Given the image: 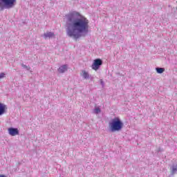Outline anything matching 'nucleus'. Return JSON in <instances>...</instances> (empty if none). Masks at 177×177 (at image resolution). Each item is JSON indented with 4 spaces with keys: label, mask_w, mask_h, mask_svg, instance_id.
<instances>
[{
    "label": "nucleus",
    "mask_w": 177,
    "mask_h": 177,
    "mask_svg": "<svg viewBox=\"0 0 177 177\" xmlns=\"http://www.w3.org/2000/svg\"><path fill=\"white\" fill-rule=\"evenodd\" d=\"M102 64H103V61H102L100 59H96L94 60L91 66V68L95 70V71H97V70L100 68V66H102Z\"/></svg>",
    "instance_id": "20e7f679"
},
{
    "label": "nucleus",
    "mask_w": 177,
    "mask_h": 177,
    "mask_svg": "<svg viewBox=\"0 0 177 177\" xmlns=\"http://www.w3.org/2000/svg\"><path fill=\"white\" fill-rule=\"evenodd\" d=\"M156 71L158 74H162L165 71V69L164 68H156Z\"/></svg>",
    "instance_id": "9d476101"
},
{
    "label": "nucleus",
    "mask_w": 177,
    "mask_h": 177,
    "mask_svg": "<svg viewBox=\"0 0 177 177\" xmlns=\"http://www.w3.org/2000/svg\"><path fill=\"white\" fill-rule=\"evenodd\" d=\"M44 37L45 39H46V38H52L53 37H55V33L51 32H48L44 34Z\"/></svg>",
    "instance_id": "6e6552de"
},
{
    "label": "nucleus",
    "mask_w": 177,
    "mask_h": 177,
    "mask_svg": "<svg viewBox=\"0 0 177 177\" xmlns=\"http://www.w3.org/2000/svg\"><path fill=\"white\" fill-rule=\"evenodd\" d=\"M8 107L4 104L0 103V115H3L6 113Z\"/></svg>",
    "instance_id": "423d86ee"
},
{
    "label": "nucleus",
    "mask_w": 177,
    "mask_h": 177,
    "mask_svg": "<svg viewBox=\"0 0 177 177\" xmlns=\"http://www.w3.org/2000/svg\"><path fill=\"white\" fill-rule=\"evenodd\" d=\"M100 108H96L95 109V114H99V113H100Z\"/></svg>",
    "instance_id": "9b49d317"
},
{
    "label": "nucleus",
    "mask_w": 177,
    "mask_h": 177,
    "mask_svg": "<svg viewBox=\"0 0 177 177\" xmlns=\"http://www.w3.org/2000/svg\"><path fill=\"white\" fill-rule=\"evenodd\" d=\"M80 75L84 78V80H88L89 78V73L86 72V71H82V73H80Z\"/></svg>",
    "instance_id": "0eeeda50"
},
{
    "label": "nucleus",
    "mask_w": 177,
    "mask_h": 177,
    "mask_svg": "<svg viewBox=\"0 0 177 177\" xmlns=\"http://www.w3.org/2000/svg\"><path fill=\"white\" fill-rule=\"evenodd\" d=\"M16 0H0V10L12 9L15 7Z\"/></svg>",
    "instance_id": "7ed1b4c3"
},
{
    "label": "nucleus",
    "mask_w": 177,
    "mask_h": 177,
    "mask_svg": "<svg viewBox=\"0 0 177 177\" xmlns=\"http://www.w3.org/2000/svg\"><path fill=\"white\" fill-rule=\"evenodd\" d=\"M176 171H177V169L176 167H174L172 169V174H175V172H176Z\"/></svg>",
    "instance_id": "ddd939ff"
},
{
    "label": "nucleus",
    "mask_w": 177,
    "mask_h": 177,
    "mask_svg": "<svg viewBox=\"0 0 177 177\" xmlns=\"http://www.w3.org/2000/svg\"><path fill=\"white\" fill-rule=\"evenodd\" d=\"M80 17L81 14L77 11H73L65 16L66 22L69 24L67 35L75 39H78L82 32H88L89 30V21L84 17L79 18Z\"/></svg>",
    "instance_id": "f257e3e1"
},
{
    "label": "nucleus",
    "mask_w": 177,
    "mask_h": 177,
    "mask_svg": "<svg viewBox=\"0 0 177 177\" xmlns=\"http://www.w3.org/2000/svg\"><path fill=\"white\" fill-rule=\"evenodd\" d=\"M0 177H6L5 175H0Z\"/></svg>",
    "instance_id": "4468645a"
},
{
    "label": "nucleus",
    "mask_w": 177,
    "mask_h": 177,
    "mask_svg": "<svg viewBox=\"0 0 177 177\" xmlns=\"http://www.w3.org/2000/svg\"><path fill=\"white\" fill-rule=\"evenodd\" d=\"M111 132H120L124 128V123L120 118H114L109 123Z\"/></svg>",
    "instance_id": "f03ea898"
},
{
    "label": "nucleus",
    "mask_w": 177,
    "mask_h": 177,
    "mask_svg": "<svg viewBox=\"0 0 177 177\" xmlns=\"http://www.w3.org/2000/svg\"><path fill=\"white\" fill-rule=\"evenodd\" d=\"M9 135L11 136H16V135H19V129L15 128H9L8 129Z\"/></svg>",
    "instance_id": "39448f33"
},
{
    "label": "nucleus",
    "mask_w": 177,
    "mask_h": 177,
    "mask_svg": "<svg viewBox=\"0 0 177 177\" xmlns=\"http://www.w3.org/2000/svg\"><path fill=\"white\" fill-rule=\"evenodd\" d=\"M1 78H5V73H1L0 74V79H1Z\"/></svg>",
    "instance_id": "f8f14e48"
},
{
    "label": "nucleus",
    "mask_w": 177,
    "mask_h": 177,
    "mask_svg": "<svg viewBox=\"0 0 177 177\" xmlns=\"http://www.w3.org/2000/svg\"><path fill=\"white\" fill-rule=\"evenodd\" d=\"M66 71H67V65H63L58 68L59 73H66Z\"/></svg>",
    "instance_id": "1a4fd4ad"
}]
</instances>
